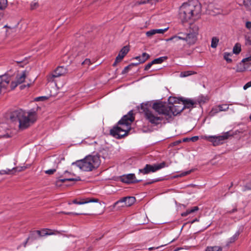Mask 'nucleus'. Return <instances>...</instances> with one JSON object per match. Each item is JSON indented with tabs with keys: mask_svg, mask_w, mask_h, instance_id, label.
I'll use <instances>...</instances> for the list:
<instances>
[{
	"mask_svg": "<svg viewBox=\"0 0 251 251\" xmlns=\"http://www.w3.org/2000/svg\"><path fill=\"white\" fill-rule=\"evenodd\" d=\"M201 5L197 0L183 3L179 8V17L182 23L193 22L201 16Z\"/></svg>",
	"mask_w": 251,
	"mask_h": 251,
	"instance_id": "f257e3e1",
	"label": "nucleus"
},
{
	"mask_svg": "<svg viewBox=\"0 0 251 251\" xmlns=\"http://www.w3.org/2000/svg\"><path fill=\"white\" fill-rule=\"evenodd\" d=\"M13 122H17L20 129L24 130L32 125L37 120L36 112L31 110L28 111L19 109L13 112L10 117Z\"/></svg>",
	"mask_w": 251,
	"mask_h": 251,
	"instance_id": "f03ea898",
	"label": "nucleus"
},
{
	"mask_svg": "<svg viewBox=\"0 0 251 251\" xmlns=\"http://www.w3.org/2000/svg\"><path fill=\"white\" fill-rule=\"evenodd\" d=\"M134 120L132 111H130L127 115L123 116L119 121L117 126L110 129V134L117 139L127 135L131 129V124Z\"/></svg>",
	"mask_w": 251,
	"mask_h": 251,
	"instance_id": "7ed1b4c3",
	"label": "nucleus"
},
{
	"mask_svg": "<svg viewBox=\"0 0 251 251\" xmlns=\"http://www.w3.org/2000/svg\"><path fill=\"white\" fill-rule=\"evenodd\" d=\"M198 32L197 30H190L187 33H179L178 35L173 36L169 38L165 39L166 42L172 41L178 47H180L181 42H186L190 47L195 44L197 40Z\"/></svg>",
	"mask_w": 251,
	"mask_h": 251,
	"instance_id": "20e7f679",
	"label": "nucleus"
},
{
	"mask_svg": "<svg viewBox=\"0 0 251 251\" xmlns=\"http://www.w3.org/2000/svg\"><path fill=\"white\" fill-rule=\"evenodd\" d=\"M100 164V160L99 155H89L83 159L72 163V165H75L83 171L88 172L98 168Z\"/></svg>",
	"mask_w": 251,
	"mask_h": 251,
	"instance_id": "39448f33",
	"label": "nucleus"
},
{
	"mask_svg": "<svg viewBox=\"0 0 251 251\" xmlns=\"http://www.w3.org/2000/svg\"><path fill=\"white\" fill-rule=\"evenodd\" d=\"M168 102L170 104L169 106L170 119L179 114L184 109V106L181 102V98L171 96L168 98Z\"/></svg>",
	"mask_w": 251,
	"mask_h": 251,
	"instance_id": "423d86ee",
	"label": "nucleus"
},
{
	"mask_svg": "<svg viewBox=\"0 0 251 251\" xmlns=\"http://www.w3.org/2000/svg\"><path fill=\"white\" fill-rule=\"evenodd\" d=\"M152 107L158 115L162 116L163 118H165L167 120L170 119L169 106L166 102L157 100L153 102Z\"/></svg>",
	"mask_w": 251,
	"mask_h": 251,
	"instance_id": "0eeeda50",
	"label": "nucleus"
},
{
	"mask_svg": "<svg viewBox=\"0 0 251 251\" xmlns=\"http://www.w3.org/2000/svg\"><path fill=\"white\" fill-rule=\"evenodd\" d=\"M231 135L230 132L228 131L219 136H204L203 139L212 142L214 146H217L222 144L224 140L227 139Z\"/></svg>",
	"mask_w": 251,
	"mask_h": 251,
	"instance_id": "6e6552de",
	"label": "nucleus"
},
{
	"mask_svg": "<svg viewBox=\"0 0 251 251\" xmlns=\"http://www.w3.org/2000/svg\"><path fill=\"white\" fill-rule=\"evenodd\" d=\"M166 166V163L164 162L154 165L147 164L143 169H139V171L143 174H148L150 173L155 172Z\"/></svg>",
	"mask_w": 251,
	"mask_h": 251,
	"instance_id": "1a4fd4ad",
	"label": "nucleus"
},
{
	"mask_svg": "<svg viewBox=\"0 0 251 251\" xmlns=\"http://www.w3.org/2000/svg\"><path fill=\"white\" fill-rule=\"evenodd\" d=\"M146 118L152 124L158 125L162 122L163 117L161 116L155 114L152 111L147 110L145 112Z\"/></svg>",
	"mask_w": 251,
	"mask_h": 251,
	"instance_id": "9d476101",
	"label": "nucleus"
},
{
	"mask_svg": "<svg viewBox=\"0 0 251 251\" xmlns=\"http://www.w3.org/2000/svg\"><path fill=\"white\" fill-rule=\"evenodd\" d=\"M10 80V77L8 75H0V94H5L10 92L9 83Z\"/></svg>",
	"mask_w": 251,
	"mask_h": 251,
	"instance_id": "9b49d317",
	"label": "nucleus"
},
{
	"mask_svg": "<svg viewBox=\"0 0 251 251\" xmlns=\"http://www.w3.org/2000/svg\"><path fill=\"white\" fill-rule=\"evenodd\" d=\"M27 75L28 72L26 70L23 71L21 74L17 75L16 77V80L11 82L10 84H9V91H10L11 90H14L18 84L24 82L25 78Z\"/></svg>",
	"mask_w": 251,
	"mask_h": 251,
	"instance_id": "f8f14e48",
	"label": "nucleus"
},
{
	"mask_svg": "<svg viewBox=\"0 0 251 251\" xmlns=\"http://www.w3.org/2000/svg\"><path fill=\"white\" fill-rule=\"evenodd\" d=\"M67 73V70L63 66L57 67L51 74L47 76V80L48 82H53L56 77L63 75Z\"/></svg>",
	"mask_w": 251,
	"mask_h": 251,
	"instance_id": "ddd939ff",
	"label": "nucleus"
},
{
	"mask_svg": "<svg viewBox=\"0 0 251 251\" xmlns=\"http://www.w3.org/2000/svg\"><path fill=\"white\" fill-rule=\"evenodd\" d=\"M11 130L8 125L5 123H0V139L7 138L11 136Z\"/></svg>",
	"mask_w": 251,
	"mask_h": 251,
	"instance_id": "4468645a",
	"label": "nucleus"
},
{
	"mask_svg": "<svg viewBox=\"0 0 251 251\" xmlns=\"http://www.w3.org/2000/svg\"><path fill=\"white\" fill-rule=\"evenodd\" d=\"M135 201V198L133 197H127L118 201L114 203V206L121 203V207L130 206Z\"/></svg>",
	"mask_w": 251,
	"mask_h": 251,
	"instance_id": "2eb2a0df",
	"label": "nucleus"
},
{
	"mask_svg": "<svg viewBox=\"0 0 251 251\" xmlns=\"http://www.w3.org/2000/svg\"><path fill=\"white\" fill-rule=\"evenodd\" d=\"M65 175L67 176L66 178L64 179H60L58 180L56 182V185L57 186H60L61 183L64 182L66 181H79L80 180V178L79 176H75V177H72L73 176L72 174L68 172V171H65L64 172Z\"/></svg>",
	"mask_w": 251,
	"mask_h": 251,
	"instance_id": "dca6fc26",
	"label": "nucleus"
},
{
	"mask_svg": "<svg viewBox=\"0 0 251 251\" xmlns=\"http://www.w3.org/2000/svg\"><path fill=\"white\" fill-rule=\"evenodd\" d=\"M121 180L126 183H133L139 182L140 180L136 179L134 174L124 175L121 177Z\"/></svg>",
	"mask_w": 251,
	"mask_h": 251,
	"instance_id": "f3484780",
	"label": "nucleus"
},
{
	"mask_svg": "<svg viewBox=\"0 0 251 251\" xmlns=\"http://www.w3.org/2000/svg\"><path fill=\"white\" fill-rule=\"evenodd\" d=\"M246 45L249 46L248 54L247 57L242 60L243 62H248L251 61V36L246 37Z\"/></svg>",
	"mask_w": 251,
	"mask_h": 251,
	"instance_id": "a211bd4d",
	"label": "nucleus"
},
{
	"mask_svg": "<svg viewBox=\"0 0 251 251\" xmlns=\"http://www.w3.org/2000/svg\"><path fill=\"white\" fill-rule=\"evenodd\" d=\"M129 50V47L127 46L124 47L120 51L119 54L116 57V61L121 62L126 55L128 52Z\"/></svg>",
	"mask_w": 251,
	"mask_h": 251,
	"instance_id": "6ab92c4d",
	"label": "nucleus"
},
{
	"mask_svg": "<svg viewBox=\"0 0 251 251\" xmlns=\"http://www.w3.org/2000/svg\"><path fill=\"white\" fill-rule=\"evenodd\" d=\"M73 50L76 52V55H77L85 54L87 52V49L84 44L81 43L78 47L74 48Z\"/></svg>",
	"mask_w": 251,
	"mask_h": 251,
	"instance_id": "aec40b11",
	"label": "nucleus"
},
{
	"mask_svg": "<svg viewBox=\"0 0 251 251\" xmlns=\"http://www.w3.org/2000/svg\"><path fill=\"white\" fill-rule=\"evenodd\" d=\"M99 201L98 199H89L87 198L85 200H82L80 201H77L75 200L73 201V203L76 204H84L89 202H98Z\"/></svg>",
	"mask_w": 251,
	"mask_h": 251,
	"instance_id": "412c9836",
	"label": "nucleus"
},
{
	"mask_svg": "<svg viewBox=\"0 0 251 251\" xmlns=\"http://www.w3.org/2000/svg\"><path fill=\"white\" fill-rule=\"evenodd\" d=\"M181 102H183V105L184 108H189L193 107L196 103L193 100L190 99H181Z\"/></svg>",
	"mask_w": 251,
	"mask_h": 251,
	"instance_id": "4be33fe9",
	"label": "nucleus"
},
{
	"mask_svg": "<svg viewBox=\"0 0 251 251\" xmlns=\"http://www.w3.org/2000/svg\"><path fill=\"white\" fill-rule=\"evenodd\" d=\"M150 57V55L147 53H143L141 56H136L135 59L138 60L139 62L136 63V65L138 64L144 63Z\"/></svg>",
	"mask_w": 251,
	"mask_h": 251,
	"instance_id": "5701e85b",
	"label": "nucleus"
},
{
	"mask_svg": "<svg viewBox=\"0 0 251 251\" xmlns=\"http://www.w3.org/2000/svg\"><path fill=\"white\" fill-rule=\"evenodd\" d=\"M199 210V208L198 206H194L191 209H188L186 211V212H183L181 214V215L182 217H185L187 216L188 214H191L192 213L195 212Z\"/></svg>",
	"mask_w": 251,
	"mask_h": 251,
	"instance_id": "b1692460",
	"label": "nucleus"
},
{
	"mask_svg": "<svg viewBox=\"0 0 251 251\" xmlns=\"http://www.w3.org/2000/svg\"><path fill=\"white\" fill-rule=\"evenodd\" d=\"M161 0H140L137 1V3L139 4H143L147 3L153 4Z\"/></svg>",
	"mask_w": 251,
	"mask_h": 251,
	"instance_id": "393cba45",
	"label": "nucleus"
},
{
	"mask_svg": "<svg viewBox=\"0 0 251 251\" xmlns=\"http://www.w3.org/2000/svg\"><path fill=\"white\" fill-rule=\"evenodd\" d=\"M34 233H37L39 236H44L45 235H52L53 233L51 232H47L46 229H43L42 230H37L34 232Z\"/></svg>",
	"mask_w": 251,
	"mask_h": 251,
	"instance_id": "a878e982",
	"label": "nucleus"
},
{
	"mask_svg": "<svg viewBox=\"0 0 251 251\" xmlns=\"http://www.w3.org/2000/svg\"><path fill=\"white\" fill-rule=\"evenodd\" d=\"M17 168H13L12 169H6L5 170H2L0 171V175H10V174H14L13 171L14 170H16Z\"/></svg>",
	"mask_w": 251,
	"mask_h": 251,
	"instance_id": "bb28decb",
	"label": "nucleus"
},
{
	"mask_svg": "<svg viewBox=\"0 0 251 251\" xmlns=\"http://www.w3.org/2000/svg\"><path fill=\"white\" fill-rule=\"evenodd\" d=\"M222 248L219 246L207 247L205 251H222Z\"/></svg>",
	"mask_w": 251,
	"mask_h": 251,
	"instance_id": "cd10ccee",
	"label": "nucleus"
},
{
	"mask_svg": "<svg viewBox=\"0 0 251 251\" xmlns=\"http://www.w3.org/2000/svg\"><path fill=\"white\" fill-rule=\"evenodd\" d=\"M196 74V72L192 71L182 72L180 74V77H185Z\"/></svg>",
	"mask_w": 251,
	"mask_h": 251,
	"instance_id": "c85d7f7f",
	"label": "nucleus"
},
{
	"mask_svg": "<svg viewBox=\"0 0 251 251\" xmlns=\"http://www.w3.org/2000/svg\"><path fill=\"white\" fill-rule=\"evenodd\" d=\"M228 108V106L227 104H222L219 105L217 107L213 109V110H216V112L226 111Z\"/></svg>",
	"mask_w": 251,
	"mask_h": 251,
	"instance_id": "c756f323",
	"label": "nucleus"
},
{
	"mask_svg": "<svg viewBox=\"0 0 251 251\" xmlns=\"http://www.w3.org/2000/svg\"><path fill=\"white\" fill-rule=\"evenodd\" d=\"M241 51V45L239 43H236L233 48V52L234 54H238Z\"/></svg>",
	"mask_w": 251,
	"mask_h": 251,
	"instance_id": "7c9ffc66",
	"label": "nucleus"
},
{
	"mask_svg": "<svg viewBox=\"0 0 251 251\" xmlns=\"http://www.w3.org/2000/svg\"><path fill=\"white\" fill-rule=\"evenodd\" d=\"M219 42V39L216 37H214L212 38L211 47L212 48H216Z\"/></svg>",
	"mask_w": 251,
	"mask_h": 251,
	"instance_id": "2f4dec72",
	"label": "nucleus"
},
{
	"mask_svg": "<svg viewBox=\"0 0 251 251\" xmlns=\"http://www.w3.org/2000/svg\"><path fill=\"white\" fill-rule=\"evenodd\" d=\"M7 6V0H0V10H4Z\"/></svg>",
	"mask_w": 251,
	"mask_h": 251,
	"instance_id": "473e14b6",
	"label": "nucleus"
},
{
	"mask_svg": "<svg viewBox=\"0 0 251 251\" xmlns=\"http://www.w3.org/2000/svg\"><path fill=\"white\" fill-rule=\"evenodd\" d=\"M231 55V54L230 53H228V52L224 53V58L228 63H231L232 62V59L230 58Z\"/></svg>",
	"mask_w": 251,
	"mask_h": 251,
	"instance_id": "72a5a7b5",
	"label": "nucleus"
},
{
	"mask_svg": "<svg viewBox=\"0 0 251 251\" xmlns=\"http://www.w3.org/2000/svg\"><path fill=\"white\" fill-rule=\"evenodd\" d=\"M243 2L246 7L251 11V0H244Z\"/></svg>",
	"mask_w": 251,
	"mask_h": 251,
	"instance_id": "f704fd0d",
	"label": "nucleus"
},
{
	"mask_svg": "<svg viewBox=\"0 0 251 251\" xmlns=\"http://www.w3.org/2000/svg\"><path fill=\"white\" fill-rule=\"evenodd\" d=\"M166 59V57H161L154 59L152 61L154 64H160Z\"/></svg>",
	"mask_w": 251,
	"mask_h": 251,
	"instance_id": "c9c22d12",
	"label": "nucleus"
},
{
	"mask_svg": "<svg viewBox=\"0 0 251 251\" xmlns=\"http://www.w3.org/2000/svg\"><path fill=\"white\" fill-rule=\"evenodd\" d=\"M156 34L155 29H151L149 31H148L146 33V35L147 37L151 38L153 35Z\"/></svg>",
	"mask_w": 251,
	"mask_h": 251,
	"instance_id": "e433bc0d",
	"label": "nucleus"
},
{
	"mask_svg": "<svg viewBox=\"0 0 251 251\" xmlns=\"http://www.w3.org/2000/svg\"><path fill=\"white\" fill-rule=\"evenodd\" d=\"M136 64H134V63H131L130 64V65H129L128 66L126 67L123 70V72H122V73L123 74H126V73H127L129 71V70L132 67V66H136Z\"/></svg>",
	"mask_w": 251,
	"mask_h": 251,
	"instance_id": "4c0bfd02",
	"label": "nucleus"
},
{
	"mask_svg": "<svg viewBox=\"0 0 251 251\" xmlns=\"http://www.w3.org/2000/svg\"><path fill=\"white\" fill-rule=\"evenodd\" d=\"M239 235V233L238 232H236L229 239V242L232 243L234 242L238 238Z\"/></svg>",
	"mask_w": 251,
	"mask_h": 251,
	"instance_id": "58836bf2",
	"label": "nucleus"
},
{
	"mask_svg": "<svg viewBox=\"0 0 251 251\" xmlns=\"http://www.w3.org/2000/svg\"><path fill=\"white\" fill-rule=\"evenodd\" d=\"M168 27H167L164 29H155L156 34H163L168 30Z\"/></svg>",
	"mask_w": 251,
	"mask_h": 251,
	"instance_id": "ea45409f",
	"label": "nucleus"
},
{
	"mask_svg": "<svg viewBox=\"0 0 251 251\" xmlns=\"http://www.w3.org/2000/svg\"><path fill=\"white\" fill-rule=\"evenodd\" d=\"M49 99L48 96H40L35 99V101H44Z\"/></svg>",
	"mask_w": 251,
	"mask_h": 251,
	"instance_id": "a19ab883",
	"label": "nucleus"
},
{
	"mask_svg": "<svg viewBox=\"0 0 251 251\" xmlns=\"http://www.w3.org/2000/svg\"><path fill=\"white\" fill-rule=\"evenodd\" d=\"M91 64V61L89 59H86L83 62H82V65H86L87 66H89Z\"/></svg>",
	"mask_w": 251,
	"mask_h": 251,
	"instance_id": "79ce46f5",
	"label": "nucleus"
},
{
	"mask_svg": "<svg viewBox=\"0 0 251 251\" xmlns=\"http://www.w3.org/2000/svg\"><path fill=\"white\" fill-rule=\"evenodd\" d=\"M15 168H17V169L16 170H14V171H13L14 174L16 172H21L22 171H24L25 169V167L24 166L20 167H15Z\"/></svg>",
	"mask_w": 251,
	"mask_h": 251,
	"instance_id": "37998d69",
	"label": "nucleus"
},
{
	"mask_svg": "<svg viewBox=\"0 0 251 251\" xmlns=\"http://www.w3.org/2000/svg\"><path fill=\"white\" fill-rule=\"evenodd\" d=\"M55 171H56V170L54 169H49V170H46L45 171V173L47 174H48V175H51V174H53Z\"/></svg>",
	"mask_w": 251,
	"mask_h": 251,
	"instance_id": "c03bdc74",
	"label": "nucleus"
},
{
	"mask_svg": "<svg viewBox=\"0 0 251 251\" xmlns=\"http://www.w3.org/2000/svg\"><path fill=\"white\" fill-rule=\"evenodd\" d=\"M192 172V170H189V171H184V172H182L179 175V176H185L188 174H189L191 172Z\"/></svg>",
	"mask_w": 251,
	"mask_h": 251,
	"instance_id": "a18cd8bd",
	"label": "nucleus"
},
{
	"mask_svg": "<svg viewBox=\"0 0 251 251\" xmlns=\"http://www.w3.org/2000/svg\"><path fill=\"white\" fill-rule=\"evenodd\" d=\"M153 64H154L153 63V61H152L151 62L148 63L145 67V70H148L151 67V66L153 65Z\"/></svg>",
	"mask_w": 251,
	"mask_h": 251,
	"instance_id": "49530a36",
	"label": "nucleus"
},
{
	"mask_svg": "<svg viewBox=\"0 0 251 251\" xmlns=\"http://www.w3.org/2000/svg\"><path fill=\"white\" fill-rule=\"evenodd\" d=\"M4 27L8 28V29L6 30L7 33L9 32L10 31V30H11V31H15V29L14 28H12V27L8 26L7 25H4Z\"/></svg>",
	"mask_w": 251,
	"mask_h": 251,
	"instance_id": "de8ad7c7",
	"label": "nucleus"
},
{
	"mask_svg": "<svg viewBox=\"0 0 251 251\" xmlns=\"http://www.w3.org/2000/svg\"><path fill=\"white\" fill-rule=\"evenodd\" d=\"M30 6H31V8L32 9H34L38 6V3H37V2H32L31 3Z\"/></svg>",
	"mask_w": 251,
	"mask_h": 251,
	"instance_id": "09e8293b",
	"label": "nucleus"
},
{
	"mask_svg": "<svg viewBox=\"0 0 251 251\" xmlns=\"http://www.w3.org/2000/svg\"><path fill=\"white\" fill-rule=\"evenodd\" d=\"M251 86V81L248 82L247 84H246L244 86V89L246 90L248 88L250 87Z\"/></svg>",
	"mask_w": 251,
	"mask_h": 251,
	"instance_id": "8fccbe9b",
	"label": "nucleus"
},
{
	"mask_svg": "<svg viewBox=\"0 0 251 251\" xmlns=\"http://www.w3.org/2000/svg\"><path fill=\"white\" fill-rule=\"evenodd\" d=\"M246 27L248 29L251 28V22L248 21L246 23Z\"/></svg>",
	"mask_w": 251,
	"mask_h": 251,
	"instance_id": "3c124183",
	"label": "nucleus"
},
{
	"mask_svg": "<svg viewBox=\"0 0 251 251\" xmlns=\"http://www.w3.org/2000/svg\"><path fill=\"white\" fill-rule=\"evenodd\" d=\"M163 246H164V245H161L160 246L157 247H151V248H149V250L151 251V250H154V249H158L159 248L163 247Z\"/></svg>",
	"mask_w": 251,
	"mask_h": 251,
	"instance_id": "603ef678",
	"label": "nucleus"
},
{
	"mask_svg": "<svg viewBox=\"0 0 251 251\" xmlns=\"http://www.w3.org/2000/svg\"><path fill=\"white\" fill-rule=\"evenodd\" d=\"M198 139H199L198 136H194L191 138V140L193 142H195V141H197L198 140Z\"/></svg>",
	"mask_w": 251,
	"mask_h": 251,
	"instance_id": "864d4df0",
	"label": "nucleus"
},
{
	"mask_svg": "<svg viewBox=\"0 0 251 251\" xmlns=\"http://www.w3.org/2000/svg\"><path fill=\"white\" fill-rule=\"evenodd\" d=\"M246 187V189L251 190V182L247 184Z\"/></svg>",
	"mask_w": 251,
	"mask_h": 251,
	"instance_id": "5fc2aeb1",
	"label": "nucleus"
},
{
	"mask_svg": "<svg viewBox=\"0 0 251 251\" xmlns=\"http://www.w3.org/2000/svg\"><path fill=\"white\" fill-rule=\"evenodd\" d=\"M221 12V10L219 9H216V11H214V13L215 14L220 13Z\"/></svg>",
	"mask_w": 251,
	"mask_h": 251,
	"instance_id": "6e6d98bb",
	"label": "nucleus"
},
{
	"mask_svg": "<svg viewBox=\"0 0 251 251\" xmlns=\"http://www.w3.org/2000/svg\"><path fill=\"white\" fill-rule=\"evenodd\" d=\"M244 71V69H239V68H238L236 69V72H243Z\"/></svg>",
	"mask_w": 251,
	"mask_h": 251,
	"instance_id": "4d7b16f0",
	"label": "nucleus"
},
{
	"mask_svg": "<svg viewBox=\"0 0 251 251\" xmlns=\"http://www.w3.org/2000/svg\"><path fill=\"white\" fill-rule=\"evenodd\" d=\"M65 214H73V215H79L80 214L79 213H65Z\"/></svg>",
	"mask_w": 251,
	"mask_h": 251,
	"instance_id": "13d9d810",
	"label": "nucleus"
},
{
	"mask_svg": "<svg viewBox=\"0 0 251 251\" xmlns=\"http://www.w3.org/2000/svg\"><path fill=\"white\" fill-rule=\"evenodd\" d=\"M119 62H117V61H116V60H115V62H114V63H113V66H116V65H117V64L118 63H119Z\"/></svg>",
	"mask_w": 251,
	"mask_h": 251,
	"instance_id": "bf43d9fd",
	"label": "nucleus"
},
{
	"mask_svg": "<svg viewBox=\"0 0 251 251\" xmlns=\"http://www.w3.org/2000/svg\"><path fill=\"white\" fill-rule=\"evenodd\" d=\"M25 87V85H21V86H20V89H24Z\"/></svg>",
	"mask_w": 251,
	"mask_h": 251,
	"instance_id": "052dcab7",
	"label": "nucleus"
},
{
	"mask_svg": "<svg viewBox=\"0 0 251 251\" xmlns=\"http://www.w3.org/2000/svg\"><path fill=\"white\" fill-rule=\"evenodd\" d=\"M2 17H3V14L1 13H0V21L2 19Z\"/></svg>",
	"mask_w": 251,
	"mask_h": 251,
	"instance_id": "680f3d73",
	"label": "nucleus"
},
{
	"mask_svg": "<svg viewBox=\"0 0 251 251\" xmlns=\"http://www.w3.org/2000/svg\"><path fill=\"white\" fill-rule=\"evenodd\" d=\"M202 102L204 103V102H205V101H202V100H201L200 101H199V103L200 104Z\"/></svg>",
	"mask_w": 251,
	"mask_h": 251,
	"instance_id": "e2e57ef3",
	"label": "nucleus"
},
{
	"mask_svg": "<svg viewBox=\"0 0 251 251\" xmlns=\"http://www.w3.org/2000/svg\"><path fill=\"white\" fill-rule=\"evenodd\" d=\"M27 242V240H26V241L24 243V247H25L26 246V244Z\"/></svg>",
	"mask_w": 251,
	"mask_h": 251,
	"instance_id": "0e129e2a",
	"label": "nucleus"
},
{
	"mask_svg": "<svg viewBox=\"0 0 251 251\" xmlns=\"http://www.w3.org/2000/svg\"><path fill=\"white\" fill-rule=\"evenodd\" d=\"M235 211H236V209H233L231 212H229L230 213H232V212H234Z\"/></svg>",
	"mask_w": 251,
	"mask_h": 251,
	"instance_id": "69168bd1",
	"label": "nucleus"
},
{
	"mask_svg": "<svg viewBox=\"0 0 251 251\" xmlns=\"http://www.w3.org/2000/svg\"><path fill=\"white\" fill-rule=\"evenodd\" d=\"M250 120H251V115H250Z\"/></svg>",
	"mask_w": 251,
	"mask_h": 251,
	"instance_id": "338daca9",
	"label": "nucleus"
},
{
	"mask_svg": "<svg viewBox=\"0 0 251 251\" xmlns=\"http://www.w3.org/2000/svg\"><path fill=\"white\" fill-rule=\"evenodd\" d=\"M211 7H212V5H209V9H210V8H211Z\"/></svg>",
	"mask_w": 251,
	"mask_h": 251,
	"instance_id": "774afa93",
	"label": "nucleus"
}]
</instances>
